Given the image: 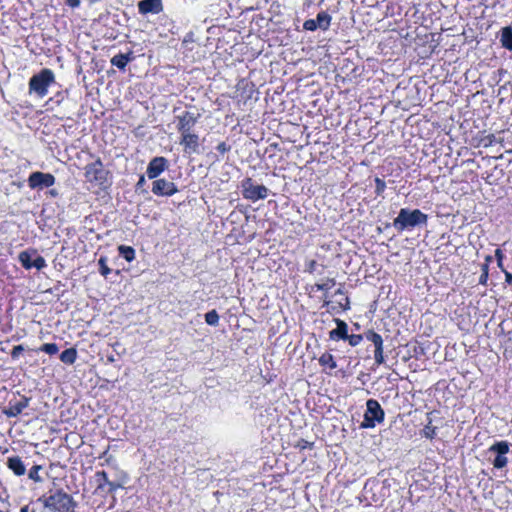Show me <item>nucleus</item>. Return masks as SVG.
Wrapping results in <instances>:
<instances>
[{
	"instance_id": "obj_44",
	"label": "nucleus",
	"mask_w": 512,
	"mask_h": 512,
	"mask_svg": "<svg viewBox=\"0 0 512 512\" xmlns=\"http://www.w3.org/2000/svg\"><path fill=\"white\" fill-rule=\"evenodd\" d=\"M145 177L144 175L140 176L138 182H137V187H140V186H143L145 184Z\"/></svg>"
},
{
	"instance_id": "obj_4",
	"label": "nucleus",
	"mask_w": 512,
	"mask_h": 512,
	"mask_svg": "<svg viewBox=\"0 0 512 512\" xmlns=\"http://www.w3.org/2000/svg\"><path fill=\"white\" fill-rule=\"evenodd\" d=\"M384 415V411L381 408L379 402L375 399H369L366 402V412L361 427L374 428L376 422L381 423L384 420Z\"/></svg>"
},
{
	"instance_id": "obj_14",
	"label": "nucleus",
	"mask_w": 512,
	"mask_h": 512,
	"mask_svg": "<svg viewBox=\"0 0 512 512\" xmlns=\"http://www.w3.org/2000/svg\"><path fill=\"white\" fill-rule=\"evenodd\" d=\"M138 10L141 14H158L163 10V4L161 0H141Z\"/></svg>"
},
{
	"instance_id": "obj_38",
	"label": "nucleus",
	"mask_w": 512,
	"mask_h": 512,
	"mask_svg": "<svg viewBox=\"0 0 512 512\" xmlns=\"http://www.w3.org/2000/svg\"><path fill=\"white\" fill-rule=\"evenodd\" d=\"M23 351H24V347L22 345L14 346L11 351L12 358H14V359L18 358Z\"/></svg>"
},
{
	"instance_id": "obj_7",
	"label": "nucleus",
	"mask_w": 512,
	"mask_h": 512,
	"mask_svg": "<svg viewBox=\"0 0 512 512\" xmlns=\"http://www.w3.org/2000/svg\"><path fill=\"white\" fill-rule=\"evenodd\" d=\"M30 398L26 396L14 397L8 401V405L3 409V414L7 417H17L28 407Z\"/></svg>"
},
{
	"instance_id": "obj_25",
	"label": "nucleus",
	"mask_w": 512,
	"mask_h": 512,
	"mask_svg": "<svg viewBox=\"0 0 512 512\" xmlns=\"http://www.w3.org/2000/svg\"><path fill=\"white\" fill-rule=\"evenodd\" d=\"M205 321L208 325L217 326L219 323V315L216 310H211L205 314Z\"/></svg>"
},
{
	"instance_id": "obj_40",
	"label": "nucleus",
	"mask_w": 512,
	"mask_h": 512,
	"mask_svg": "<svg viewBox=\"0 0 512 512\" xmlns=\"http://www.w3.org/2000/svg\"><path fill=\"white\" fill-rule=\"evenodd\" d=\"M216 149H217L220 153L224 154V153H226V152H228V151L230 150V146H228L225 142H221V143H219V144L217 145Z\"/></svg>"
},
{
	"instance_id": "obj_47",
	"label": "nucleus",
	"mask_w": 512,
	"mask_h": 512,
	"mask_svg": "<svg viewBox=\"0 0 512 512\" xmlns=\"http://www.w3.org/2000/svg\"><path fill=\"white\" fill-rule=\"evenodd\" d=\"M21 512H27V507L22 508V509H21Z\"/></svg>"
},
{
	"instance_id": "obj_39",
	"label": "nucleus",
	"mask_w": 512,
	"mask_h": 512,
	"mask_svg": "<svg viewBox=\"0 0 512 512\" xmlns=\"http://www.w3.org/2000/svg\"><path fill=\"white\" fill-rule=\"evenodd\" d=\"M318 264L315 260H310L306 264V271L309 273H314L316 271Z\"/></svg>"
},
{
	"instance_id": "obj_8",
	"label": "nucleus",
	"mask_w": 512,
	"mask_h": 512,
	"mask_svg": "<svg viewBox=\"0 0 512 512\" xmlns=\"http://www.w3.org/2000/svg\"><path fill=\"white\" fill-rule=\"evenodd\" d=\"M55 177L50 173L33 172L28 178V185L31 189L51 187L55 184Z\"/></svg>"
},
{
	"instance_id": "obj_19",
	"label": "nucleus",
	"mask_w": 512,
	"mask_h": 512,
	"mask_svg": "<svg viewBox=\"0 0 512 512\" xmlns=\"http://www.w3.org/2000/svg\"><path fill=\"white\" fill-rule=\"evenodd\" d=\"M37 251L36 250H25L19 253L18 259L21 265L25 269H31L32 263H33V256H36Z\"/></svg>"
},
{
	"instance_id": "obj_22",
	"label": "nucleus",
	"mask_w": 512,
	"mask_h": 512,
	"mask_svg": "<svg viewBox=\"0 0 512 512\" xmlns=\"http://www.w3.org/2000/svg\"><path fill=\"white\" fill-rule=\"evenodd\" d=\"M77 359V350L75 348H68L64 350L60 355V360L65 363L72 365Z\"/></svg>"
},
{
	"instance_id": "obj_1",
	"label": "nucleus",
	"mask_w": 512,
	"mask_h": 512,
	"mask_svg": "<svg viewBox=\"0 0 512 512\" xmlns=\"http://www.w3.org/2000/svg\"><path fill=\"white\" fill-rule=\"evenodd\" d=\"M428 221L427 214L419 209L410 210L407 208L400 209L398 216L393 220V227L398 232L411 230L419 225H426Z\"/></svg>"
},
{
	"instance_id": "obj_32",
	"label": "nucleus",
	"mask_w": 512,
	"mask_h": 512,
	"mask_svg": "<svg viewBox=\"0 0 512 512\" xmlns=\"http://www.w3.org/2000/svg\"><path fill=\"white\" fill-rule=\"evenodd\" d=\"M44 267H46L45 259L42 256L36 254L35 258L33 259L32 268L41 270Z\"/></svg>"
},
{
	"instance_id": "obj_9",
	"label": "nucleus",
	"mask_w": 512,
	"mask_h": 512,
	"mask_svg": "<svg viewBox=\"0 0 512 512\" xmlns=\"http://www.w3.org/2000/svg\"><path fill=\"white\" fill-rule=\"evenodd\" d=\"M365 338L372 342L374 345V359L377 365H381L385 362L384 349H383V338L380 334L373 330H368L364 333Z\"/></svg>"
},
{
	"instance_id": "obj_41",
	"label": "nucleus",
	"mask_w": 512,
	"mask_h": 512,
	"mask_svg": "<svg viewBox=\"0 0 512 512\" xmlns=\"http://www.w3.org/2000/svg\"><path fill=\"white\" fill-rule=\"evenodd\" d=\"M495 256H496V258H497V264H498V267H499V268H501L502 270H504V269H503V266H502V259H503V253H502V251H501L500 249H497V250L495 251Z\"/></svg>"
},
{
	"instance_id": "obj_43",
	"label": "nucleus",
	"mask_w": 512,
	"mask_h": 512,
	"mask_svg": "<svg viewBox=\"0 0 512 512\" xmlns=\"http://www.w3.org/2000/svg\"><path fill=\"white\" fill-rule=\"evenodd\" d=\"M504 274H505V281L506 283H508L509 285H512V274L510 272H507L505 270H503Z\"/></svg>"
},
{
	"instance_id": "obj_24",
	"label": "nucleus",
	"mask_w": 512,
	"mask_h": 512,
	"mask_svg": "<svg viewBox=\"0 0 512 512\" xmlns=\"http://www.w3.org/2000/svg\"><path fill=\"white\" fill-rule=\"evenodd\" d=\"M119 254L128 262L135 258V250L130 246L120 245L118 247Z\"/></svg>"
},
{
	"instance_id": "obj_35",
	"label": "nucleus",
	"mask_w": 512,
	"mask_h": 512,
	"mask_svg": "<svg viewBox=\"0 0 512 512\" xmlns=\"http://www.w3.org/2000/svg\"><path fill=\"white\" fill-rule=\"evenodd\" d=\"M303 28L308 31H315L318 29L315 19H308L304 22Z\"/></svg>"
},
{
	"instance_id": "obj_3",
	"label": "nucleus",
	"mask_w": 512,
	"mask_h": 512,
	"mask_svg": "<svg viewBox=\"0 0 512 512\" xmlns=\"http://www.w3.org/2000/svg\"><path fill=\"white\" fill-rule=\"evenodd\" d=\"M55 76L52 70L42 69L38 74L33 75L29 81V93H35L43 98L48 93V87L54 83Z\"/></svg>"
},
{
	"instance_id": "obj_46",
	"label": "nucleus",
	"mask_w": 512,
	"mask_h": 512,
	"mask_svg": "<svg viewBox=\"0 0 512 512\" xmlns=\"http://www.w3.org/2000/svg\"><path fill=\"white\" fill-rule=\"evenodd\" d=\"M49 193H50V195H52L54 197L58 195V192L56 190H54V189L50 190Z\"/></svg>"
},
{
	"instance_id": "obj_18",
	"label": "nucleus",
	"mask_w": 512,
	"mask_h": 512,
	"mask_svg": "<svg viewBox=\"0 0 512 512\" xmlns=\"http://www.w3.org/2000/svg\"><path fill=\"white\" fill-rule=\"evenodd\" d=\"M132 52L127 54H117L111 59V64L117 68L124 70L127 64L133 60Z\"/></svg>"
},
{
	"instance_id": "obj_30",
	"label": "nucleus",
	"mask_w": 512,
	"mask_h": 512,
	"mask_svg": "<svg viewBox=\"0 0 512 512\" xmlns=\"http://www.w3.org/2000/svg\"><path fill=\"white\" fill-rule=\"evenodd\" d=\"M107 258L106 257H100L98 264L100 266V273L104 277H107L108 274L111 272L110 268L107 266Z\"/></svg>"
},
{
	"instance_id": "obj_15",
	"label": "nucleus",
	"mask_w": 512,
	"mask_h": 512,
	"mask_svg": "<svg viewBox=\"0 0 512 512\" xmlns=\"http://www.w3.org/2000/svg\"><path fill=\"white\" fill-rule=\"evenodd\" d=\"M96 481L98 483V488L103 489L105 486L108 487V492H115L118 488L121 487L120 484L110 481L108 479V475L105 471H98L95 475Z\"/></svg>"
},
{
	"instance_id": "obj_34",
	"label": "nucleus",
	"mask_w": 512,
	"mask_h": 512,
	"mask_svg": "<svg viewBox=\"0 0 512 512\" xmlns=\"http://www.w3.org/2000/svg\"><path fill=\"white\" fill-rule=\"evenodd\" d=\"M436 434V427L431 425V422H429L423 429V435L426 438L432 439Z\"/></svg>"
},
{
	"instance_id": "obj_16",
	"label": "nucleus",
	"mask_w": 512,
	"mask_h": 512,
	"mask_svg": "<svg viewBox=\"0 0 512 512\" xmlns=\"http://www.w3.org/2000/svg\"><path fill=\"white\" fill-rule=\"evenodd\" d=\"M337 327L330 331L329 337L332 340H346L348 338V325L341 319H335Z\"/></svg>"
},
{
	"instance_id": "obj_36",
	"label": "nucleus",
	"mask_w": 512,
	"mask_h": 512,
	"mask_svg": "<svg viewBox=\"0 0 512 512\" xmlns=\"http://www.w3.org/2000/svg\"><path fill=\"white\" fill-rule=\"evenodd\" d=\"M487 279H488V266L486 264H484L482 266V274L480 275L479 283L484 285V284H486Z\"/></svg>"
},
{
	"instance_id": "obj_33",
	"label": "nucleus",
	"mask_w": 512,
	"mask_h": 512,
	"mask_svg": "<svg viewBox=\"0 0 512 512\" xmlns=\"http://www.w3.org/2000/svg\"><path fill=\"white\" fill-rule=\"evenodd\" d=\"M363 337H365V336L361 335V334H353V335H348V338H346V340H348V342L351 346L355 347L361 343V341L363 340Z\"/></svg>"
},
{
	"instance_id": "obj_20",
	"label": "nucleus",
	"mask_w": 512,
	"mask_h": 512,
	"mask_svg": "<svg viewBox=\"0 0 512 512\" xmlns=\"http://www.w3.org/2000/svg\"><path fill=\"white\" fill-rule=\"evenodd\" d=\"M500 42L502 47L512 51V28L510 26L501 29Z\"/></svg>"
},
{
	"instance_id": "obj_13",
	"label": "nucleus",
	"mask_w": 512,
	"mask_h": 512,
	"mask_svg": "<svg viewBox=\"0 0 512 512\" xmlns=\"http://www.w3.org/2000/svg\"><path fill=\"white\" fill-rule=\"evenodd\" d=\"M168 168V160L165 157L158 156L151 159L147 166L146 174L149 179H156Z\"/></svg>"
},
{
	"instance_id": "obj_37",
	"label": "nucleus",
	"mask_w": 512,
	"mask_h": 512,
	"mask_svg": "<svg viewBox=\"0 0 512 512\" xmlns=\"http://www.w3.org/2000/svg\"><path fill=\"white\" fill-rule=\"evenodd\" d=\"M375 183H376V192L378 194L382 193L386 188L385 182L383 180H381L380 178H376Z\"/></svg>"
},
{
	"instance_id": "obj_48",
	"label": "nucleus",
	"mask_w": 512,
	"mask_h": 512,
	"mask_svg": "<svg viewBox=\"0 0 512 512\" xmlns=\"http://www.w3.org/2000/svg\"><path fill=\"white\" fill-rule=\"evenodd\" d=\"M336 294H342V291L339 289L337 290Z\"/></svg>"
},
{
	"instance_id": "obj_21",
	"label": "nucleus",
	"mask_w": 512,
	"mask_h": 512,
	"mask_svg": "<svg viewBox=\"0 0 512 512\" xmlns=\"http://www.w3.org/2000/svg\"><path fill=\"white\" fill-rule=\"evenodd\" d=\"M331 16L326 11H321L317 14V17L315 19L316 25L319 29L326 31L329 29L331 24Z\"/></svg>"
},
{
	"instance_id": "obj_27",
	"label": "nucleus",
	"mask_w": 512,
	"mask_h": 512,
	"mask_svg": "<svg viewBox=\"0 0 512 512\" xmlns=\"http://www.w3.org/2000/svg\"><path fill=\"white\" fill-rule=\"evenodd\" d=\"M334 286H335V280L334 279H326L322 283L315 284V287L317 288V290L325 291V292H327L328 290H330Z\"/></svg>"
},
{
	"instance_id": "obj_31",
	"label": "nucleus",
	"mask_w": 512,
	"mask_h": 512,
	"mask_svg": "<svg viewBox=\"0 0 512 512\" xmlns=\"http://www.w3.org/2000/svg\"><path fill=\"white\" fill-rule=\"evenodd\" d=\"M40 469H41V466H39V465L33 466L29 471V474H28L29 478L34 480L35 482H41L42 478L39 475Z\"/></svg>"
},
{
	"instance_id": "obj_12",
	"label": "nucleus",
	"mask_w": 512,
	"mask_h": 512,
	"mask_svg": "<svg viewBox=\"0 0 512 512\" xmlns=\"http://www.w3.org/2000/svg\"><path fill=\"white\" fill-rule=\"evenodd\" d=\"M152 192L158 196H172L178 192V188L175 183L161 178L153 182Z\"/></svg>"
},
{
	"instance_id": "obj_6",
	"label": "nucleus",
	"mask_w": 512,
	"mask_h": 512,
	"mask_svg": "<svg viewBox=\"0 0 512 512\" xmlns=\"http://www.w3.org/2000/svg\"><path fill=\"white\" fill-rule=\"evenodd\" d=\"M242 195L250 201L265 199L268 196V188L264 185H255L251 178L242 181Z\"/></svg>"
},
{
	"instance_id": "obj_10",
	"label": "nucleus",
	"mask_w": 512,
	"mask_h": 512,
	"mask_svg": "<svg viewBox=\"0 0 512 512\" xmlns=\"http://www.w3.org/2000/svg\"><path fill=\"white\" fill-rule=\"evenodd\" d=\"M198 115L190 111H185L181 115L177 116V130L180 134H185L191 132L192 128L198 122Z\"/></svg>"
},
{
	"instance_id": "obj_26",
	"label": "nucleus",
	"mask_w": 512,
	"mask_h": 512,
	"mask_svg": "<svg viewBox=\"0 0 512 512\" xmlns=\"http://www.w3.org/2000/svg\"><path fill=\"white\" fill-rule=\"evenodd\" d=\"M319 362L321 365H327L329 366L330 368H335L336 367V363L333 359V356L331 354H328V353H325L323 354L320 358H319Z\"/></svg>"
},
{
	"instance_id": "obj_17",
	"label": "nucleus",
	"mask_w": 512,
	"mask_h": 512,
	"mask_svg": "<svg viewBox=\"0 0 512 512\" xmlns=\"http://www.w3.org/2000/svg\"><path fill=\"white\" fill-rule=\"evenodd\" d=\"M7 466L16 476H23L26 473V466L19 456H12L7 459Z\"/></svg>"
},
{
	"instance_id": "obj_2",
	"label": "nucleus",
	"mask_w": 512,
	"mask_h": 512,
	"mask_svg": "<svg viewBox=\"0 0 512 512\" xmlns=\"http://www.w3.org/2000/svg\"><path fill=\"white\" fill-rule=\"evenodd\" d=\"M49 496L42 497L40 500L43 502L45 508L53 512H73L76 502L71 495L64 492L62 489L50 490Z\"/></svg>"
},
{
	"instance_id": "obj_11",
	"label": "nucleus",
	"mask_w": 512,
	"mask_h": 512,
	"mask_svg": "<svg viewBox=\"0 0 512 512\" xmlns=\"http://www.w3.org/2000/svg\"><path fill=\"white\" fill-rule=\"evenodd\" d=\"M180 145L183 146L185 154L192 155L200 152L199 136L196 133H185L181 134Z\"/></svg>"
},
{
	"instance_id": "obj_5",
	"label": "nucleus",
	"mask_w": 512,
	"mask_h": 512,
	"mask_svg": "<svg viewBox=\"0 0 512 512\" xmlns=\"http://www.w3.org/2000/svg\"><path fill=\"white\" fill-rule=\"evenodd\" d=\"M108 171L104 168L102 161H96L85 166V177L90 183L103 185L107 181Z\"/></svg>"
},
{
	"instance_id": "obj_23",
	"label": "nucleus",
	"mask_w": 512,
	"mask_h": 512,
	"mask_svg": "<svg viewBox=\"0 0 512 512\" xmlns=\"http://www.w3.org/2000/svg\"><path fill=\"white\" fill-rule=\"evenodd\" d=\"M510 444L507 441H498L490 446L489 451L500 455H505L509 451Z\"/></svg>"
},
{
	"instance_id": "obj_29",
	"label": "nucleus",
	"mask_w": 512,
	"mask_h": 512,
	"mask_svg": "<svg viewBox=\"0 0 512 512\" xmlns=\"http://www.w3.org/2000/svg\"><path fill=\"white\" fill-rule=\"evenodd\" d=\"M508 463V459L505 455H500V454H497V456L495 457L494 461H493V466L497 469H501L503 467H505Z\"/></svg>"
},
{
	"instance_id": "obj_28",
	"label": "nucleus",
	"mask_w": 512,
	"mask_h": 512,
	"mask_svg": "<svg viewBox=\"0 0 512 512\" xmlns=\"http://www.w3.org/2000/svg\"><path fill=\"white\" fill-rule=\"evenodd\" d=\"M40 350L49 355H54L59 351V348L55 343H45L41 346Z\"/></svg>"
},
{
	"instance_id": "obj_45",
	"label": "nucleus",
	"mask_w": 512,
	"mask_h": 512,
	"mask_svg": "<svg viewBox=\"0 0 512 512\" xmlns=\"http://www.w3.org/2000/svg\"><path fill=\"white\" fill-rule=\"evenodd\" d=\"M107 361H108V362H110V363L115 362V358H114V356H113V355H109V356H107Z\"/></svg>"
},
{
	"instance_id": "obj_42",
	"label": "nucleus",
	"mask_w": 512,
	"mask_h": 512,
	"mask_svg": "<svg viewBox=\"0 0 512 512\" xmlns=\"http://www.w3.org/2000/svg\"><path fill=\"white\" fill-rule=\"evenodd\" d=\"M65 3L72 8H77L80 6L81 1L80 0H65Z\"/></svg>"
}]
</instances>
